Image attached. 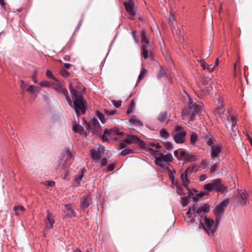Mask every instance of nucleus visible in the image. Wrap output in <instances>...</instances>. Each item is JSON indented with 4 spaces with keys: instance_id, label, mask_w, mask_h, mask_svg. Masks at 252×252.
<instances>
[{
    "instance_id": "1",
    "label": "nucleus",
    "mask_w": 252,
    "mask_h": 252,
    "mask_svg": "<svg viewBox=\"0 0 252 252\" xmlns=\"http://www.w3.org/2000/svg\"><path fill=\"white\" fill-rule=\"evenodd\" d=\"M210 207L207 204H204L198 207V204L194 203L191 208H189L186 212L187 217H185V220L188 222L193 223L195 222V219L191 218L193 213H195V217L200 216L198 221L203 229L209 236H213L218 227L219 222H214L213 219L209 218L206 215V213L209 211Z\"/></svg>"
},
{
    "instance_id": "2",
    "label": "nucleus",
    "mask_w": 252,
    "mask_h": 252,
    "mask_svg": "<svg viewBox=\"0 0 252 252\" xmlns=\"http://www.w3.org/2000/svg\"><path fill=\"white\" fill-rule=\"evenodd\" d=\"M203 103L199 101H196V99L189 97V102L188 103V107L184 109L182 112V115L184 119L193 121L197 113L203 107Z\"/></svg>"
},
{
    "instance_id": "3",
    "label": "nucleus",
    "mask_w": 252,
    "mask_h": 252,
    "mask_svg": "<svg viewBox=\"0 0 252 252\" xmlns=\"http://www.w3.org/2000/svg\"><path fill=\"white\" fill-rule=\"evenodd\" d=\"M69 90L72 94V98L73 102L74 109L77 116L84 114L86 112V107L85 106V101L83 96L80 93L73 88L70 84Z\"/></svg>"
},
{
    "instance_id": "4",
    "label": "nucleus",
    "mask_w": 252,
    "mask_h": 252,
    "mask_svg": "<svg viewBox=\"0 0 252 252\" xmlns=\"http://www.w3.org/2000/svg\"><path fill=\"white\" fill-rule=\"evenodd\" d=\"M51 87L54 89L58 93L63 94L64 96L68 105L72 107V101L68 95L67 91L63 87L59 80L56 79V80H54V82H52Z\"/></svg>"
},
{
    "instance_id": "5",
    "label": "nucleus",
    "mask_w": 252,
    "mask_h": 252,
    "mask_svg": "<svg viewBox=\"0 0 252 252\" xmlns=\"http://www.w3.org/2000/svg\"><path fill=\"white\" fill-rule=\"evenodd\" d=\"M173 161V157L170 153L163 155L159 153L155 156V163L160 167L164 168L163 162H171Z\"/></svg>"
},
{
    "instance_id": "6",
    "label": "nucleus",
    "mask_w": 252,
    "mask_h": 252,
    "mask_svg": "<svg viewBox=\"0 0 252 252\" xmlns=\"http://www.w3.org/2000/svg\"><path fill=\"white\" fill-rule=\"evenodd\" d=\"M124 5L126 11L128 14V18L134 20L135 19L136 11L135 9V5L132 0H125Z\"/></svg>"
},
{
    "instance_id": "7",
    "label": "nucleus",
    "mask_w": 252,
    "mask_h": 252,
    "mask_svg": "<svg viewBox=\"0 0 252 252\" xmlns=\"http://www.w3.org/2000/svg\"><path fill=\"white\" fill-rule=\"evenodd\" d=\"M229 200L226 199L221 201L218 205H217L214 210V214L216 216V220L217 222H219L221 219V216L223 213L226 207L229 204Z\"/></svg>"
},
{
    "instance_id": "8",
    "label": "nucleus",
    "mask_w": 252,
    "mask_h": 252,
    "mask_svg": "<svg viewBox=\"0 0 252 252\" xmlns=\"http://www.w3.org/2000/svg\"><path fill=\"white\" fill-rule=\"evenodd\" d=\"M215 112L220 116V117L226 126H227V123H229L230 117H234L230 115L228 111H226L222 105L219 106L215 110Z\"/></svg>"
},
{
    "instance_id": "9",
    "label": "nucleus",
    "mask_w": 252,
    "mask_h": 252,
    "mask_svg": "<svg viewBox=\"0 0 252 252\" xmlns=\"http://www.w3.org/2000/svg\"><path fill=\"white\" fill-rule=\"evenodd\" d=\"M86 128L88 131L92 130V132L94 134H98L100 129V126L97 119L94 117L89 123L86 122Z\"/></svg>"
},
{
    "instance_id": "10",
    "label": "nucleus",
    "mask_w": 252,
    "mask_h": 252,
    "mask_svg": "<svg viewBox=\"0 0 252 252\" xmlns=\"http://www.w3.org/2000/svg\"><path fill=\"white\" fill-rule=\"evenodd\" d=\"M72 157V153L71 150L69 149H65L62 153V158L59 163L58 165L56 167V170L57 171H60L62 170V168H60V167L62 168L64 164L66 161L70 159Z\"/></svg>"
},
{
    "instance_id": "11",
    "label": "nucleus",
    "mask_w": 252,
    "mask_h": 252,
    "mask_svg": "<svg viewBox=\"0 0 252 252\" xmlns=\"http://www.w3.org/2000/svg\"><path fill=\"white\" fill-rule=\"evenodd\" d=\"M183 158V160L185 162H193L197 160L199 156L195 154L192 153H187L186 151L184 150L180 151V158Z\"/></svg>"
},
{
    "instance_id": "12",
    "label": "nucleus",
    "mask_w": 252,
    "mask_h": 252,
    "mask_svg": "<svg viewBox=\"0 0 252 252\" xmlns=\"http://www.w3.org/2000/svg\"><path fill=\"white\" fill-rule=\"evenodd\" d=\"M45 226L47 229H51L53 228L55 223V216L49 210H46V217L45 219Z\"/></svg>"
},
{
    "instance_id": "13",
    "label": "nucleus",
    "mask_w": 252,
    "mask_h": 252,
    "mask_svg": "<svg viewBox=\"0 0 252 252\" xmlns=\"http://www.w3.org/2000/svg\"><path fill=\"white\" fill-rule=\"evenodd\" d=\"M230 125L231 130L230 131V133L232 136L233 138L235 139L236 138L237 136V133L238 132L237 128L236 127V118L235 117H230V120L229 123H227V126H226L228 127V125Z\"/></svg>"
},
{
    "instance_id": "14",
    "label": "nucleus",
    "mask_w": 252,
    "mask_h": 252,
    "mask_svg": "<svg viewBox=\"0 0 252 252\" xmlns=\"http://www.w3.org/2000/svg\"><path fill=\"white\" fill-rule=\"evenodd\" d=\"M173 139L175 142L177 144H183L185 142L187 132L182 131L181 132H176L173 133Z\"/></svg>"
},
{
    "instance_id": "15",
    "label": "nucleus",
    "mask_w": 252,
    "mask_h": 252,
    "mask_svg": "<svg viewBox=\"0 0 252 252\" xmlns=\"http://www.w3.org/2000/svg\"><path fill=\"white\" fill-rule=\"evenodd\" d=\"M222 151V145L218 144L212 146L211 148V157L212 158L215 159L218 158Z\"/></svg>"
},
{
    "instance_id": "16",
    "label": "nucleus",
    "mask_w": 252,
    "mask_h": 252,
    "mask_svg": "<svg viewBox=\"0 0 252 252\" xmlns=\"http://www.w3.org/2000/svg\"><path fill=\"white\" fill-rule=\"evenodd\" d=\"M212 184L214 188L217 192H223L225 188L221 183V180L220 179H214L212 181Z\"/></svg>"
},
{
    "instance_id": "17",
    "label": "nucleus",
    "mask_w": 252,
    "mask_h": 252,
    "mask_svg": "<svg viewBox=\"0 0 252 252\" xmlns=\"http://www.w3.org/2000/svg\"><path fill=\"white\" fill-rule=\"evenodd\" d=\"M125 142L127 144L138 143L140 146H143L144 145V142L141 140L139 138L134 135H128L127 137L125 139Z\"/></svg>"
},
{
    "instance_id": "18",
    "label": "nucleus",
    "mask_w": 252,
    "mask_h": 252,
    "mask_svg": "<svg viewBox=\"0 0 252 252\" xmlns=\"http://www.w3.org/2000/svg\"><path fill=\"white\" fill-rule=\"evenodd\" d=\"M71 206V204H66L64 205L65 209L64 210V212L65 214V217L72 218L76 217V213L72 208Z\"/></svg>"
},
{
    "instance_id": "19",
    "label": "nucleus",
    "mask_w": 252,
    "mask_h": 252,
    "mask_svg": "<svg viewBox=\"0 0 252 252\" xmlns=\"http://www.w3.org/2000/svg\"><path fill=\"white\" fill-rule=\"evenodd\" d=\"M91 198L90 196H84L80 199V207L81 209H83V211H85V209H87L90 204Z\"/></svg>"
},
{
    "instance_id": "20",
    "label": "nucleus",
    "mask_w": 252,
    "mask_h": 252,
    "mask_svg": "<svg viewBox=\"0 0 252 252\" xmlns=\"http://www.w3.org/2000/svg\"><path fill=\"white\" fill-rule=\"evenodd\" d=\"M147 35L146 32L145 30H142L141 32L142 46H150V40Z\"/></svg>"
},
{
    "instance_id": "21",
    "label": "nucleus",
    "mask_w": 252,
    "mask_h": 252,
    "mask_svg": "<svg viewBox=\"0 0 252 252\" xmlns=\"http://www.w3.org/2000/svg\"><path fill=\"white\" fill-rule=\"evenodd\" d=\"M238 196L240 202L242 205H245L248 202V195L245 190H238Z\"/></svg>"
},
{
    "instance_id": "22",
    "label": "nucleus",
    "mask_w": 252,
    "mask_h": 252,
    "mask_svg": "<svg viewBox=\"0 0 252 252\" xmlns=\"http://www.w3.org/2000/svg\"><path fill=\"white\" fill-rule=\"evenodd\" d=\"M187 190L189 191L188 196L181 198V203L183 207H185L188 205L189 203V199H190L193 195V193L189 188H188Z\"/></svg>"
},
{
    "instance_id": "23",
    "label": "nucleus",
    "mask_w": 252,
    "mask_h": 252,
    "mask_svg": "<svg viewBox=\"0 0 252 252\" xmlns=\"http://www.w3.org/2000/svg\"><path fill=\"white\" fill-rule=\"evenodd\" d=\"M189 174L188 173H186V171H185L184 173H182L181 176V179L182 181V184L183 186L186 188L187 189L188 188V185L189 184V180L188 178V175Z\"/></svg>"
},
{
    "instance_id": "24",
    "label": "nucleus",
    "mask_w": 252,
    "mask_h": 252,
    "mask_svg": "<svg viewBox=\"0 0 252 252\" xmlns=\"http://www.w3.org/2000/svg\"><path fill=\"white\" fill-rule=\"evenodd\" d=\"M129 122L132 125L139 127L143 126V123L136 116H133L129 120Z\"/></svg>"
},
{
    "instance_id": "25",
    "label": "nucleus",
    "mask_w": 252,
    "mask_h": 252,
    "mask_svg": "<svg viewBox=\"0 0 252 252\" xmlns=\"http://www.w3.org/2000/svg\"><path fill=\"white\" fill-rule=\"evenodd\" d=\"M73 130L74 132L79 133L80 135L86 134L83 126L78 124H75L73 126Z\"/></svg>"
},
{
    "instance_id": "26",
    "label": "nucleus",
    "mask_w": 252,
    "mask_h": 252,
    "mask_svg": "<svg viewBox=\"0 0 252 252\" xmlns=\"http://www.w3.org/2000/svg\"><path fill=\"white\" fill-rule=\"evenodd\" d=\"M198 140V136L195 132H191L190 134V143L192 146L195 145L196 142Z\"/></svg>"
},
{
    "instance_id": "27",
    "label": "nucleus",
    "mask_w": 252,
    "mask_h": 252,
    "mask_svg": "<svg viewBox=\"0 0 252 252\" xmlns=\"http://www.w3.org/2000/svg\"><path fill=\"white\" fill-rule=\"evenodd\" d=\"M205 141L206 144L212 147V146H215V142H216V139L214 136H211L209 134V135H207L205 137Z\"/></svg>"
},
{
    "instance_id": "28",
    "label": "nucleus",
    "mask_w": 252,
    "mask_h": 252,
    "mask_svg": "<svg viewBox=\"0 0 252 252\" xmlns=\"http://www.w3.org/2000/svg\"><path fill=\"white\" fill-rule=\"evenodd\" d=\"M91 156L94 160H99L101 158L99 152L94 149L91 150Z\"/></svg>"
},
{
    "instance_id": "29",
    "label": "nucleus",
    "mask_w": 252,
    "mask_h": 252,
    "mask_svg": "<svg viewBox=\"0 0 252 252\" xmlns=\"http://www.w3.org/2000/svg\"><path fill=\"white\" fill-rule=\"evenodd\" d=\"M84 176V171L82 169L81 172L78 174L74 176V180L75 182L77 184V186H79L80 185V182L82 180L83 177Z\"/></svg>"
},
{
    "instance_id": "30",
    "label": "nucleus",
    "mask_w": 252,
    "mask_h": 252,
    "mask_svg": "<svg viewBox=\"0 0 252 252\" xmlns=\"http://www.w3.org/2000/svg\"><path fill=\"white\" fill-rule=\"evenodd\" d=\"M112 129H106L103 135L101 136V138L103 141H107V136H110L111 134Z\"/></svg>"
},
{
    "instance_id": "31",
    "label": "nucleus",
    "mask_w": 252,
    "mask_h": 252,
    "mask_svg": "<svg viewBox=\"0 0 252 252\" xmlns=\"http://www.w3.org/2000/svg\"><path fill=\"white\" fill-rule=\"evenodd\" d=\"M149 46H142L141 56L145 59H147L149 57V51L148 47Z\"/></svg>"
},
{
    "instance_id": "32",
    "label": "nucleus",
    "mask_w": 252,
    "mask_h": 252,
    "mask_svg": "<svg viewBox=\"0 0 252 252\" xmlns=\"http://www.w3.org/2000/svg\"><path fill=\"white\" fill-rule=\"evenodd\" d=\"M27 91L29 92L31 94H35V93H38L40 91V88L34 85H30L28 87Z\"/></svg>"
},
{
    "instance_id": "33",
    "label": "nucleus",
    "mask_w": 252,
    "mask_h": 252,
    "mask_svg": "<svg viewBox=\"0 0 252 252\" xmlns=\"http://www.w3.org/2000/svg\"><path fill=\"white\" fill-rule=\"evenodd\" d=\"M167 118V113L166 111L164 112H161L158 117V120L160 122H163L165 121V120Z\"/></svg>"
},
{
    "instance_id": "34",
    "label": "nucleus",
    "mask_w": 252,
    "mask_h": 252,
    "mask_svg": "<svg viewBox=\"0 0 252 252\" xmlns=\"http://www.w3.org/2000/svg\"><path fill=\"white\" fill-rule=\"evenodd\" d=\"M198 167L196 165H191L189 166L185 171L186 173H188L189 174L192 173V172H196L198 170Z\"/></svg>"
},
{
    "instance_id": "35",
    "label": "nucleus",
    "mask_w": 252,
    "mask_h": 252,
    "mask_svg": "<svg viewBox=\"0 0 252 252\" xmlns=\"http://www.w3.org/2000/svg\"><path fill=\"white\" fill-rule=\"evenodd\" d=\"M147 73V70L145 68H142L139 75L137 82H140L142 79H143Z\"/></svg>"
},
{
    "instance_id": "36",
    "label": "nucleus",
    "mask_w": 252,
    "mask_h": 252,
    "mask_svg": "<svg viewBox=\"0 0 252 252\" xmlns=\"http://www.w3.org/2000/svg\"><path fill=\"white\" fill-rule=\"evenodd\" d=\"M134 153V150L130 149H125L121 152V155L126 156L127 155L133 154Z\"/></svg>"
},
{
    "instance_id": "37",
    "label": "nucleus",
    "mask_w": 252,
    "mask_h": 252,
    "mask_svg": "<svg viewBox=\"0 0 252 252\" xmlns=\"http://www.w3.org/2000/svg\"><path fill=\"white\" fill-rule=\"evenodd\" d=\"M198 63H199L200 66L202 67V68L203 70H207V66L208 64L205 62V60L203 59L197 60Z\"/></svg>"
},
{
    "instance_id": "38",
    "label": "nucleus",
    "mask_w": 252,
    "mask_h": 252,
    "mask_svg": "<svg viewBox=\"0 0 252 252\" xmlns=\"http://www.w3.org/2000/svg\"><path fill=\"white\" fill-rule=\"evenodd\" d=\"M95 114L97 117L100 120L102 123L104 124L105 123L106 120L104 115L102 113H100L98 111H97L96 112Z\"/></svg>"
},
{
    "instance_id": "39",
    "label": "nucleus",
    "mask_w": 252,
    "mask_h": 252,
    "mask_svg": "<svg viewBox=\"0 0 252 252\" xmlns=\"http://www.w3.org/2000/svg\"><path fill=\"white\" fill-rule=\"evenodd\" d=\"M52 82L48 81H42L39 83V85L42 87H51Z\"/></svg>"
},
{
    "instance_id": "40",
    "label": "nucleus",
    "mask_w": 252,
    "mask_h": 252,
    "mask_svg": "<svg viewBox=\"0 0 252 252\" xmlns=\"http://www.w3.org/2000/svg\"><path fill=\"white\" fill-rule=\"evenodd\" d=\"M177 188V192L179 195H184L185 192H184L183 187L179 185H176Z\"/></svg>"
},
{
    "instance_id": "41",
    "label": "nucleus",
    "mask_w": 252,
    "mask_h": 252,
    "mask_svg": "<svg viewBox=\"0 0 252 252\" xmlns=\"http://www.w3.org/2000/svg\"><path fill=\"white\" fill-rule=\"evenodd\" d=\"M166 76H167L166 73L165 72V71L163 70V69L162 68V67H161L157 75L158 78L160 79L162 77H166Z\"/></svg>"
},
{
    "instance_id": "42",
    "label": "nucleus",
    "mask_w": 252,
    "mask_h": 252,
    "mask_svg": "<svg viewBox=\"0 0 252 252\" xmlns=\"http://www.w3.org/2000/svg\"><path fill=\"white\" fill-rule=\"evenodd\" d=\"M204 188L206 190L208 191H211L214 189L212 182L210 183H208L204 185Z\"/></svg>"
},
{
    "instance_id": "43",
    "label": "nucleus",
    "mask_w": 252,
    "mask_h": 252,
    "mask_svg": "<svg viewBox=\"0 0 252 252\" xmlns=\"http://www.w3.org/2000/svg\"><path fill=\"white\" fill-rule=\"evenodd\" d=\"M160 135L161 137L164 138H167L169 136V133L164 128H162L160 130Z\"/></svg>"
},
{
    "instance_id": "44",
    "label": "nucleus",
    "mask_w": 252,
    "mask_h": 252,
    "mask_svg": "<svg viewBox=\"0 0 252 252\" xmlns=\"http://www.w3.org/2000/svg\"><path fill=\"white\" fill-rule=\"evenodd\" d=\"M220 167L219 163H215L213 164L210 168V172L213 173L215 172Z\"/></svg>"
},
{
    "instance_id": "45",
    "label": "nucleus",
    "mask_w": 252,
    "mask_h": 252,
    "mask_svg": "<svg viewBox=\"0 0 252 252\" xmlns=\"http://www.w3.org/2000/svg\"><path fill=\"white\" fill-rule=\"evenodd\" d=\"M104 113L108 116H112L114 115L116 113V110H107V109H104Z\"/></svg>"
},
{
    "instance_id": "46",
    "label": "nucleus",
    "mask_w": 252,
    "mask_h": 252,
    "mask_svg": "<svg viewBox=\"0 0 252 252\" xmlns=\"http://www.w3.org/2000/svg\"><path fill=\"white\" fill-rule=\"evenodd\" d=\"M164 146L165 148L167 150H171L173 148L172 144L171 142H165L164 143Z\"/></svg>"
},
{
    "instance_id": "47",
    "label": "nucleus",
    "mask_w": 252,
    "mask_h": 252,
    "mask_svg": "<svg viewBox=\"0 0 252 252\" xmlns=\"http://www.w3.org/2000/svg\"><path fill=\"white\" fill-rule=\"evenodd\" d=\"M46 76L50 79H52L54 80H56V78L52 74V72L49 70H47L46 72Z\"/></svg>"
},
{
    "instance_id": "48",
    "label": "nucleus",
    "mask_w": 252,
    "mask_h": 252,
    "mask_svg": "<svg viewBox=\"0 0 252 252\" xmlns=\"http://www.w3.org/2000/svg\"><path fill=\"white\" fill-rule=\"evenodd\" d=\"M14 210L16 212L17 210H20L21 211H24L25 210V208L23 206H15L14 208ZM16 215H18L17 212H15Z\"/></svg>"
},
{
    "instance_id": "49",
    "label": "nucleus",
    "mask_w": 252,
    "mask_h": 252,
    "mask_svg": "<svg viewBox=\"0 0 252 252\" xmlns=\"http://www.w3.org/2000/svg\"><path fill=\"white\" fill-rule=\"evenodd\" d=\"M122 101L121 100H113V104L116 108H119L121 106Z\"/></svg>"
},
{
    "instance_id": "50",
    "label": "nucleus",
    "mask_w": 252,
    "mask_h": 252,
    "mask_svg": "<svg viewBox=\"0 0 252 252\" xmlns=\"http://www.w3.org/2000/svg\"><path fill=\"white\" fill-rule=\"evenodd\" d=\"M215 68H216V67L214 66L213 64H210V65H208V66H207V71H208L209 72H211Z\"/></svg>"
},
{
    "instance_id": "51",
    "label": "nucleus",
    "mask_w": 252,
    "mask_h": 252,
    "mask_svg": "<svg viewBox=\"0 0 252 252\" xmlns=\"http://www.w3.org/2000/svg\"><path fill=\"white\" fill-rule=\"evenodd\" d=\"M174 154L179 160H182L183 159V158H180V152L179 153L178 150H175L174 152Z\"/></svg>"
},
{
    "instance_id": "52",
    "label": "nucleus",
    "mask_w": 252,
    "mask_h": 252,
    "mask_svg": "<svg viewBox=\"0 0 252 252\" xmlns=\"http://www.w3.org/2000/svg\"><path fill=\"white\" fill-rule=\"evenodd\" d=\"M115 165L114 163L110 164L107 167V171H113L115 168Z\"/></svg>"
},
{
    "instance_id": "53",
    "label": "nucleus",
    "mask_w": 252,
    "mask_h": 252,
    "mask_svg": "<svg viewBox=\"0 0 252 252\" xmlns=\"http://www.w3.org/2000/svg\"><path fill=\"white\" fill-rule=\"evenodd\" d=\"M183 127L180 126H176L175 127V131L176 132H181L182 131Z\"/></svg>"
},
{
    "instance_id": "54",
    "label": "nucleus",
    "mask_w": 252,
    "mask_h": 252,
    "mask_svg": "<svg viewBox=\"0 0 252 252\" xmlns=\"http://www.w3.org/2000/svg\"><path fill=\"white\" fill-rule=\"evenodd\" d=\"M107 164V159L105 158H103L101 160V165L102 166H104Z\"/></svg>"
},
{
    "instance_id": "55",
    "label": "nucleus",
    "mask_w": 252,
    "mask_h": 252,
    "mask_svg": "<svg viewBox=\"0 0 252 252\" xmlns=\"http://www.w3.org/2000/svg\"><path fill=\"white\" fill-rule=\"evenodd\" d=\"M152 145L153 147H155V148L157 150L154 151V152H158V150L161 148L160 145L158 143L153 144Z\"/></svg>"
},
{
    "instance_id": "56",
    "label": "nucleus",
    "mask_w": 252,
    "mask_h": 252,
    "mask_svg": "<svg viewBox=\"0 0 252 252\" xmlns=\"http://www.w3.org/2000/svg\"><path fill=\"white\" fill-rule=\"evenodd\" d=\"M126 143L125 142V140L121 142L119 145L120 149H125L126 147Z\"/></svg>"
},
{
    "instance_id": "57",
    "label": "nucleus",
    "mask_w": 252,
    "mask_h": 252,
    "mask_svg": "<svg viewBox=\"0 0 252 252\" xmlns=\"http://www.w3.org/2000/svg\"><path fill=\"white\" fill-rule=\"evenodd\" d=\"M61 73L62 75L64 77H67L69 75L68 72L65 70H62Z\"/></svg>"
},
{
    "instance_id": "58",
    "label": "nucleus",
    "mask_w": 252,
    "mask_h": 252,
    "mask_svg": "<svg viewBox=\"0 0 252 252\" xmlns=\"http://www.w3.org/2000/svg\"><path fill=\"white\" fill-rule=\"evenodd\" d=\"M132 35L136 43H138L139 40L136 37L135 32L134 31H132Z\"/></svg>"
},
{
    "instance_id": "59",
    "label": "nucleus",
    "mask_w": 252,
    "mask_h": 252,
    "mask_svg": "<svg viewBox=\"0 0 252 252\" xmlns=\"http://www.w3.org/2000/svg\"><path fill=\"white\" fill-rule=\"evenodd\" d=\"M111 129L112 130V131H111V134L112 133H114L117 135H121V134H122V133L119 131L118 129Z\"/></svg>"
},
{
    "instance_id": "60",
    "label": "nucleus",
    "mask_w": 252,
    "mask_h": 252,
    "mask_svg": "<svg viewBox=\"0 0 252 252\" xmlns=\"http://www.w3.org/2000/svg\"><path fill=\"white\" fill-rule=\"evenodd\" d=\"M36 71H35L34 74L32 75V77L33 79V81L34 83H36L37 82V80L36 79Z\"/></svg>"
},
{
    "instance_id": "61",
    "label": "nucleus",
    "mask_w": 252,
    "mask_h": 252,
    "mask_svg": "<svg viewBox=\"0 0 252 252\" xmlns=\"http://www.w3.org/2000/svg\"><path fill=\"white\" fill-rule=\"evenodd\" d=\"M169 179L171 180L175 179L174 176L173 174L172 173L171 170L170 169L169 170Z\"/></svg>"
},
{
    "instance_id": "62",
    "label": "nucleus",
    "mask_w": 252,
    "mask_h": 252,
    "mask_svg": "<svg viewBox=\"0 0 252 252\" xmlns=\"http://www.w3.org/2000/svg\"><path fill=\"white\" fill-rule=\"evenodd\" d=\"M55 185V183L54 181H47V185L50 187H53Z\"/></svg>"
},
{
    "instance_id": "63",
    "label": "nucleus",
    "mask_w": 252,
    "mask_h": 252,
    "mask_svg": "<svg viewBox=\"0 0 252 252\" xmlns=\"http://www.w3.org/2000/svg\"><path fill=\"white\" fill-rule=\"evenodd\" d=\"M206 178V176L205 174H202L200 176L199 180L200 181H204Z\"/></svg>"
},
{
    "instance_id": "64",
    "label": "nucleus",
    "mask_w": 252,
    "mask_h": 252,
    "mask_svg": "<svg viewBox=\"0 0 252 252\" xmlns=\"http://www.w3.org/2000/svg\"><path fill=\"white\" fill-rule=\"evenodd\" d=\"M219 63H220L219 59V58H217L216 60L215 63L214 64H213V65H214V66L215 67H217L219 66Z\"/></svg>"
}]
</instances>
